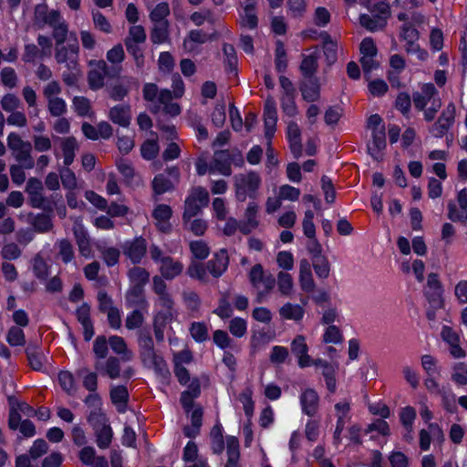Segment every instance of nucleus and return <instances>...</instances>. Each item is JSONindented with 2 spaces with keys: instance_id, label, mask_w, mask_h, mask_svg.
I'll return each mask as SVG.
<instances>
[{
  "instance_id": "1",
  "label": "nucleus",
  "mask_w": 467,
  "mask_h": 467,
  "mask_svg": "<svg viewBox=\"0 0 467 467\" xmlns=\"http://www.w3.org/2000/svg\"><path fill=\"white\" fill-rule=\"evenodd\" d=\"M143 98L151 103V111L157 113L162 108L163 111L171 116L181 113L178 103L172 102V94L169 89L160 90L154 83H146L143 86Z\"/></svg>"
},
{
  "instance_id": "2",
  "label": "nucleus",
  "mask_w": 467,
  "mask_h": 467,
  "mask_svg": "<svg viewBox=\"0 0 467 467\" xmlns=\"http://www.w3.org/2000/svg\"><path fill=\"white\" fill-rule=\"evenodd\" d=\"M248 276L256 292V302L262 303L273 291L275 285V277L270 273H265L260 264L251 268Z\"/></svg>"
},
{
  "instance_id": "3",
  "label": "nucleus",
  "mask_w": 467,
  "mask_h": 467,
  "mask_svg": "<svg viewBox=\"0 0 467 467\" xmlns=\"http://www.w3.org/2000/svg\"><path fill=\"white\" fill-rule=\"evenodd\" d=\"M366 7L371 12L372 16L361 15L359 17L360 25L369 31H378L382 29L389 15V5L385 1H379L372 4L369 0Z\"/></svg>"
},
{
  "instance_id": "4",
  "label": "nucleus",
  "mask_w": 467,
  "mask_h": 467,
  "mask_svg": "<svg viewBox=\"0 0 467 467\" xmlns=\"http://www.w3.org/2000/svg\"><path fill=\"white\" fill-rule=\"evenodd\" d=\"M264 123H265V137L267 140L266 155L269 162L276 163L274 157L273 149L270 147L271 140L276 130L277 123V110L275 101L272 97H268L265 101L264 107Z\"/></svg>"
},
{
  "instance_id": "5",
  "label": "nucleus",
  "mask_w": 467,
  "mask_h": 467,
  "mask_svg": "<svg viewBox=\"0 0 467 467\" xmlns=\"http://www.w3.org/2000/svg\"><path fill=\"white\" fill-rule=\"evenodd\" d=\"M7 146L12 150L16 161L23 167L26 169L34 167L35 162L31 156L32 146L30 142L24 141L17 133L11 132L7 137Z\"/></svg>"
},
{
  "instance_id": "6",
  "label": "nucleus",
  "mask_w": 467,
  "mask_h": 467,
  "mask_svg": "<svg viewBox=\"0 0 467 467\" xmlns=\"http://www.w3.org/2000/svg\"><path fill=\"white\" fill-rule=\"evenodd\" d=\"M261 184L260 176L254 171L238 174L234 177L235 195L239 202H244L247 197H255Z\"/></svg>"
},
{
  "instance_id": "7",
  "label": "nucleus",
  "mask_w": 467,
  "mask_h": 467,
  "mask_svg": "<svg viewBox=\"0 0 467 467\" xmlns=\"http://www.w3.org/2000/svg\"><path fill=\"white\" fill-rule=\"evenodd\" d=\"M208 203V192L201 186L192 188L185 200L182 218H193Z\"/></svg>"
},
{
  "instance_id": "8",
  "label": "nucleus",
  "mask_w": 467,
  "mask_h": 467,
  "mask_svg": "<svg viewBox=\"0 0 467 467\" xmlns=\"http://www.w3.org/2000/svg\"><path fill=\"white\" fill-rule=\"evenodd\" d=\"M78 51L77 36L71 33L67 46L56 47L55 58L58 64H65L67 68H75L78 64Z\"/></svg>"
},
{
  "instance_id": "9",
  "label": "nucleus",
  "mask_w": 467,
  "mask_h": 467,
  "mask_svg": "<svg viewBox=\"0 0 467 467\" xmlns=\"http://www.w3.org/2000/svg\"><path fill=\"white\" fill-rule=\"evenodd\" d=\"M170 178L164 174H158L152 181V189L155 194H163L172 191L180 182V171L177 167H171L166 170Z\"/></svg>"
},
{
  "instance_id": "10",
  "label": "nucleus",
  "mask_w": 467,
  "mask_h": 467,
  "mask_svg": "<svg viewBox=\"0 0 467 467\" xmlns=\"http://www.w3.org/2000/svg\"><path fill=\"white\" fill-rule=\"evenodd\" d=\"M140 356L145 367L153 368L163 378H167L169 376V371L164 359L156 354L154 348L140 351Z\"/></svg>"
},
{
  "instance_id": "11",
  "label": "nucleus",
  "mask_w": 467,
  "mask_h": 467,
  "mask_svg": "<svg viewBox=\"0 0 467 467\" xmlns=\"http://www.w3.org/2000/svg\"><path fill=\"white\" fill-rule=\"evenodd\" d=\"M299 401L304 414L314 417L318 412L320 399L314 389H304L299 396Z\"/></svg>"
},
{
  "instance_id": "12",
  "label": "nucleus",
  "mask_w": 467,
  "mask_h": 467,
  "mask_svg": "<svg viewBox=\"0 0 467 467\" xmlns=\"http://www.w3.org/2000/svg\"><path fill=\"white\" fill-rule=\"evenodd\" d=\"M146 241L141 237L126 241L122 245L123 254L134 264L140 262L146 254Z\"/></svg>"
},
{
  "instance_id": "13",
  "label": "nucleus",
  "mask_w": 467,
  "mask_h": 467,
  "mask_svg": "<svg viewBox=\"0 0 467 467\" xmlns=\"http://www.w3.org/2000/svg\"><path fill=\"white\" fill-rule=\"evenodd\" d=\"M291 351L297 358L299 368L311 366V357L308 355V346L303 335H297L291 342Z\"/></svg>"
},
{
  "instance_id": "14",
  "label": "nucleus",
  "mask_w": 467,
  "mask_h": 467,
  "mask_svg": "<svg viewBox=\"0 0 467 467\" xmlns=\"http://www.w3.org/2000/svg\"><path fill=\"white\" fill-rule=\"evenodd\" d=\"M425 295L432 307L442 306L441 285L437 274L431 273L428 275Z\"/></svg>"
},
{
  "instance_id": "15",
  "label": "nucleus",
  "mask_w": 467,
  "mask_h": 467,
  "mask_svg": "<svg viewBox=\"0 0 467 467\" xmlns=\"http://www.w3.org/2000/svg\"><path fill=\"white\" fill-rule=\"evenodd\" d=\"M458 205L455 202H450L448 204L449 213L448 217L453 222H464L467 220V190L462 189L458 193L457 198Z\"/></svg>"
},
{
  "instance_id": "16",
  "label": "nucleus",
  "mask_w": 467,
  "mask_h": 467,
  "mask_svg": "<svg viewBox=\"0 0 467 467\" xmlns=\"http://www.w3.org/2000/svg\"><path fill=\"white\" fill-rule=\"evenodd\" d=\"M455 107L453 104H449L442 111L438 121L433 125L431 133L434 137H442L451 128L454 121Z\"/></svg>"
},
{
  "instance_id": "17",
  "label": "nucleus",
  "mask_w": 467,
  "mask_h": 467,
  "mask_svg": "<svg viewBox=\"0 0 467 467\" xmlns=\"http://www.w3.org/2000/svg\"><path fill=\"white\" fill-rule=\"evenodd\" d=\"M229 257L225 249H221L213 259L206 263L208 273L214 278L220 277L227 269Z\"/></svg>"
},
{
  "instance_id": "18",
  "label": "nucleus",
  "mask_w": 467,
  "mask_h": 467,
  "mask_svg": "<svg viewBox=\"0 0 467 467\" xmlns=\"http://www.w3.org/2000/svg\"><path fill=\"white\" fill-rule=\"evenodd\" d=\"M62 19L63 18L58 11L48 10L45 5H38L36 6L35 20L39 26L47 25L50 27H53Z\"/></svg>"
},
{
  "instance_id": "19",
  "label": "nucleus",
  "mask_w": 467,
  "mask_h": 467,
  "mask_svg": "<svg viewBox=\"0 0 467 467\" xmlns=\"http://www.w3.org/2000/svg\"><path fill=\"white\" fill-rule=\"evenodd\" d=\"M258 205L255 202H249L244 215V220L240 222V232L248 234L259 225Z\"/></svg>"
},
{
  "instance_id": "20",
  "label": "nucleus",
  "mask_w": 467,
  "mask_h": 467,
  "mask_svg": "<svg viewBox=\"0 0 467 467\" xmlns=\"http://www.w3.org/2000/svg\"><path fill=\"white\" fill-rule=\"evenodd\" d=\"M109 119L115 124L127 128L131 121V109L129 104L116 105L109 109Z\"/></svg>"
},
{
  "instance_id": "21",
  "label": "nucleus",
  "mask_w": 467,
  "mask_h": 467,
  "mask_svg": "<svg viewBox=\"0 0 467 467\" xmlns=\"http://www.w3.org/2000/svg\"><path fill=\"white\" fill-rule=\"evenodd\" d=\"M109 70L105 61H98L88 73V85L91 89L97 90L104 86Z\"/></svg>"
},
{
  "instance_id": "22",
  "label": "nucleus",
  "mask_w": 467,
  "mask_h": 467,
  "mask_svg": "<svg viewBox=\"0 0 467 467\" xmlns=\"http://www.w3.org/2000/svg\"><path fill=\"white\" fill-rule=\"evenodd\" d=\"M286 136L292 154L296 159L300 158L302 155L301 130L296 122H288Z\"/></svg>"
},
{
  "instance_id": "23",
  "label": "nucleus",
  "mask_w": 467,
  "mask_h": 467,
  "mask_svg": "<svg viewBox=\"0 0 467 467\" xmlns=\"http://www.w3.org/2000/svg\"><path fill=\"white\" fill-rule=\"evenodd\" d=\"M372 140L368 145L369 154L376 160L381 157L382 150L386 148V130L379 128L371 130Z\"/></svg>"
},
{
  "instance_id": "24",
  "label": "nucleus",
  "mask_w": 467,
  "mask_h": 467,
  "mask_svg": "<svg viewBox=\"0 0 467 467\" xmlns=\"http://www.w3.org/2000/svg\"><path fill=\"white\" fill-rule=\"evenodd\" d=\"M95 368L101 375L108 376L109 379H115L121 376L120 362L116 357H109L105 361H97Z\"/></svg>"
},
{
  "instance_id": "25",
  "label": "nucleus",
  "mask_w": 467,
  "mask_h": 467,
  "mask_svg": "<svg viewBox=\"0 0 467 467\" xmlns=\"http://www.w3.org/2000/svg\"><path fill=\"white\" fill-rule=\"evenodd\" d=\"M299 284L301 289L306 293H312L316 287L311 265L306 259H302L299 263Z\"/></svg>"
},
{
  "instance_id": "26",
  "label": "nucleus",
  "mask_w": 467,
  "mask_h": 467,
  "mask_svg": "<svg viewBox=\"0 0 467 467\" xmlns=\"http://www.w3.org/2000/svg\"><path fill=\"white\" fill-rule=\"evenodd\" d=\"M441 338L450 346V352L456 358H463L465 351L459 345V336L451 327L445 326L441 329Z\"/></svg>"
},
{
  "instance_id": "27",
  "label": "nucleus",
  "mask_w": 467,
  "mask_h": 467,
  "mask_svg": "<svg viewBox=\"0 0 467 467\" xmlns=\"http://www.w3.org/2000/svg\"><path fill=\"white\" fill-rule=\"evenodd\" d=\"M172 311L161 310L156 313L153 318V330L157 341L161 342L164 339V330L172 320Z\"/></svg>"
},
{
  "instance_id": "28",
  "label": "nucleus",
  "mask_w": 467,
  "mask_h": 467,
  "mask_svg": "<svg viewBox=\"0 0 467 467\" xmlns=\"http://www.w3.org/2000/svg\"><path fill=\"white\" fill-rule=\"evenodd\" d=\"M437 94L436 88L433 84H424L421 87L420 92L413 94V103L415 108L419 110H423Z\"/></svg>"
},
{
  "instance_id": "29",
  "label": "nucleus",
  "mask_w": 467,
  "mask_h": 467,
  "mask_svg": "<svg viewBox=\"0 0 467 467\" xmlns=\"http://www.w3.org/2000/svg\"><path fill=\"white\" fill-rule=\"evenodd\" d=\"M171 213V208L167 204H159L153 211L152 215L156 220V225L163 233H166L171 229L169 220Z\"/></svg>"
},
{
  "instance_id": "30",
  "label": "nucleus",
  "mask_w": 467,
  "mask_h": 467,
  "mask_svg": "<svg viewBox=\"0 0 467 467\" xmlns=\"http://www.w3.org/2000/svg\"><path fill=\"white\" fill-rule=\"evenodd\" d=\"M278 313L281 318L285 320L299 322L304 317L305 308L299 304L287 302L279 308Z\"/></svg>"
},
{
  "instance_id": "31",
  "label": "nucleus",
  "mask_w": 467,
  "mask_h": 467,
  "mask_svg": "<svg viewBox=\"0 0 467 467\" xmlns=\"http://www.w3.org/2000/svg\"><path fill=\"white\" fill-rule=\"evenodd\" d=\"M225 443L228 458L225 463V467H240L238 462L240 458L238 439L234 436H227Z\"/></svg>"
},
{
  "instance_id": "32",
  "label": "nucleus",
  "mask_w": 467,
  "mask_h": 467,
  "mask_svg": "<svg viewBox=\"0 0 467 467\" xmlns=\"http://www.w3.org/2000/svg\"><path fill=\"white\" fill-rule=\"evenodd\" d=\"M183 269V265L179 262L173 260L171 257H167L161 260L160 265V272L165 279H173L178 276Z\"/></svg>"
},
{
  "instance_id": "33",
  "label": "nucleus",
  "mask_w": 467,
  "mask_h": 467,
  "mask_svg": "<svg viewBox=\"0 0 467 467\" xmlns=\"http://www.w3.org/2000/svg\"><path fill=\"white\" fill-rule=\"evenodd\" d=\"M231 171V163L225 154L223 152L215 153L214 158L209 166V172L229 176Z\"/></svg>"
},
{
  "instance_id": "34",
  "label": "nucleus",
  "mask_w": 467,
  "mask_h": 467,
  "mask_svg": "<svg viewBox=\"0 0 467 467\" xmlns=\"http://www.w3.org/2000/svg\"><path fill=\"white\" fill-rule=\"evenodd\" d=\"M275 284L281 296H291L293 295L294 279L289 273L280 271L276 275Z\"/></svg>"
},
{
  "instance_id": "35",
  "label": "nucleus",
  "mask_w": 467,
  "mask_h": 467,
  "mask_svg": "<svg viewBox=\"0 0 467 467\" xmlns=\"http://www.w3.org/2000/svg\"><path fill=\"white\" fill-rule=\"evenodd\" d=\"M428 431L421 430L420 431V447L422 451H428L431 446V441L432 435L434 438H441L442 431L436 423H430L428 426Z\"/></svg>"
},
{
  "instance_id": "36",
  "label": "nucleus",
  "mask_w": 467,
  "mask_h": 467,
  "mask_svg": "<svg viewBox=\"0 0 467 467\" xmlns=\"http://www.w3.org/2000/svg\"><path fill=\"white\" fill-rule=\"evenodd\" d=\"M111 349L121 356L124 361H130L133 358V353L128 349L125 340L119 336H112L109 339Z\"/></svg>"
},
{
  "instance_id": "37",
  "label": "nucleus",
  "mask_w": 467,
  "mask_h": 467,
  "mask_svg": "<svg viewBox=\"0 0 467 467\" xmlns=\"http://www.w3.org/2000/svg\"><path fill=\"white\" fill-rule=\"evenodd\" d=\"M223 430L221 424H215L210 432L211 449L213 453L221 454L224 450Z\"/></svg>"
},
{
  "instance_id": "38",
  "label": "nucleus",
  "mask_w": 467,
  "mask_h": 467,
  "mask_svg": "<svg viewBox=\"0 0 467 467\" xmlns=\"http://www.w3.org/2000/svg\"><path fill=\"white\" fill-rule=\"evenodd\" d=\"M150 10V19L152 23H169L167 17L170 15V6L167 2H161Z\"/></svg>"
},
{
  "instance_id": "39",
  "label": "nucleus",
  "mask_w": 467,
  "mask_h": 467,
  "mask_svg": "<svg viewBox=\"0 0 467 467\" xmlns=\"http://www.w3.org/2000/svg\"><path fill=\"white\" fill-rule=\"evenodd\" d=\"M55 248L57 250L58 256L65 264H68L73 261L75 257L74 248L68 240H57L55 244Z\"/></svg>"
},
{
  "instance_id": "40",
  "label": "nucleus",
  "mask_w": 467,
  "mask_h": 467,
  "mask_svg": "<svg viewBox=\"0 0 467 467\" xmlns=\"http://www.w3.org/2000/svg\"><path fill=\"white\" fill-rule=\"evenodd\" d=\"M61 148L64 156L65 166H69L75 158V151L78 149V143L73 137H67L61 140Z\"/></svg>"
},
{
  "instance_id": "41",
  "label": "nucleus",
  "mask_w": 467,
  "mask_h": 467,
  "mask_svg": "<svg viewBox=\"0 0 467 467\" xmlns=\"http://www.w3.org/2000/svg\"><path fill=\"white\" fill-rule=\"evenodd\" d=\"M323 48L326 59L329 65L335 63L337 58V44L326 33L321 34Z\"/></svg>"
},
{
  "instance_id": "42",
  "label": "nucleus",
  "mask_w": 467,
  "mask_h": 467,
  "mask_svg": "<svg viewBox=\"0 0 467 467\" xmlns=\"http://www.w3.org/2000/svg\"><path fill=\"white\" fill-rule=\"evenodd\" d=\"M303 99L307 102L317 101L320 98V87L317 81H308L300 88Z\"/></svg>"
},
{
  "instance_id": "43",
  "label": "nucleus",
  "mask_w": 467,
  "mask_h": 467,
  "mask_svg": "<svg viewBox=\"0 0 467 467\" xmlns=\"http://www.w3.org/2000/svg\"><path fill=\"white\" fill-rule=\"evenodd\" d=\"M209 39L208 35L200 29L191 30L183 41V47L188 51L194 49L193 44H204Z\"/></svg>"
},
{
  "instance_id": "44",
  "label": "nucleus",
  "mask_w": 467,
  "mask_h": 467,
  "mask_svg": "<svg viewBox=\"0 0 467 467\" xmlns=\"http://www.w3.org/2000/svg\"><path fill=\"white\" fill-rule=\"evenodd\" d=\"M150 39L154 44H162L169 37V23H152Z\"/></svg>"
},
{
  "instance_id": "45",
  "label": "nucleus",
  "mask_w": 467,
  "mask_h": 467,
  "mask_svg": "<svg viewBox=\"0 0 467 467\" xmlns=\"http://www.w3.org/2000/svg\"><path fill=\"white\" fill-rule=\"evenodd\" d=\"M94 431L97 438V445L100 449H107L110 445L112 440L113 432L111 427L109 424L102 425L101 427L95 429Z\"/></svg>"
},
{
  "instance_id": "46",
  "label": "nucleus",
  "mask_w": 467,
  "mask_h": 467,
  "mask_svg": "<svg viewBox=\"0 0 467 467\" xmlns=\"http://www.w3.org/2000/svg\"><path fill=\"white\" fill-rule=\"evenodd\" d=\"M110 398L112 402L118 406L119 412H124L128 400V390L123 386H117L111 389Z\"/></svg>"
},
{
  "instance_id": "47",
  "label": "nucleus",
  "mask_w": 467,
  "mask_h": 467,
  "mask_svg": "<svg viewBox=\"0 0 467 467\" xmlns=\"http://www.w3.org/2000/svg\"><path fill=\"white\" fill-rule=\"evenodd\" d=\"M241 26L249 29H254L257 26V16L255 7L253 4H248L244 8V14L241 16Z\"/></svg>"
},
{
  "instance_id": "48",
  "label": "nucleus",
  "mask_w": 467,
  "mask_h": 467,
  "mask_svg": "<svg viewBox=\"0 0 467 467\" xmlns=\"http://www.w3.org/2000/svg\"><path fill=\"white\" fill-rule=\"evenodd\" d=\"M312 265L317 277L326 279L330 274V265L327 258L325 255L312 258Z\"/></svg>"
},
{
  "instance_id": "49",
  "label": "nucleus",
  "mask_w": 467,
  "mask_h": 467,
  "mask_svg": "<svg viewBox=\"0 0 467 467\" xmlns=\"http://www.w3.org/2000/svg\"><path fill=\"white\" fill-rule=\"evenodd\" d=\"M129 278L135 286H143L148 283L150 274L144 268L134 266L129 271Z\"/></svg>"
},
{
  "instance_id": "50",
  "label": "nucleus",
  "mask_w": 467,
  "mask_h": 467,
  "mask_svg": "<svg viewBox=\"0 0 467 467\" xmlns=\"http://www.w3.org/2000/svg\"><path fill=\"white\" fill-rule=\"evenodd\" d=\"M317 60H318V51L316 50L315 52L311 53L310 55L304 57L300 69L302 73L306 76L310 77L312 76L317 68Z\"/></svg>"
},
{
  "instance_id": "51",
  "label": "nucleus",
  "mask_w": 467,
  "mask_h": 467,
  "mask_svg": "<svg viewBox=\"0 0 467 467\" xmlns=\"http://www.w3.org/2000/svg\"><path fill=\"white\" fill-rule=\"evenodd\" d=\"M26 352L30 367L36 371L42 370L46 358L37 352L36 347H27Z\"/></svg>"
},
{
  "instance_id": "52",
  "label": "nucleus",
  "mask_w": 467,
  "mask_h": 467,
  "mask_svg": "<svg viewBox=\"0 0 467 467\" xmlns=\"http://www.w3.org/2000/svg\"><path fill=\"white\" fill-rule=\"evenodd\" d=\"M183 223L187 230L195 235H202L207 230L206 221L200 218H183Z\"/></svg>"
},
{
  "instance_id": "53",
  "label": "nucleus",
  "mask_w": 467,
  "mask_h": 467,
  "mask_svg": "<svg viewBox=\"0 0 467 467\" xmlns=\"http://www.w3.org/2000/svg\"><path fill=\"white\" fill-rule=\"evenodd\" d=\"M190 333L196 342H204L209 338L208 327L203 322H193Z\"/></svg>"
},
{
  "instance_id": "54",
  "label": "nucleus",
  "mask_w": 467,
  "mask_h": 467,
  "mask_svg": "<svg viewBox=\"0 0 467 467\" xmlns=\"http://www.w3.org/2000/svg\"><path fill=\"white\" fill-rule=\"evenodd\" d=\"M253 389L246 387L239 395V400L243 404L244 413L247 417H251L254 413V404L253 401Z\"/></svg>"
},
{
  "instance_id": "55",
  "label": "nucleus",
  "mask_w": 467,
  "mask_h": 467,
  "mask_svg": "<svg viewBox=\"0 0 467 467\" xmlns=\"http://www.w3.org/2000/svg\"><path fill=\"white\" fill-rule=\"evenodd\" d=\"M58 382L61 388L69 395L76 391V382L74 376L69 371H61L58 374Z\"/></svg>"
},
{
  "instance_id": "56",
  "label": "nucleus",
  "mask_w": 467,
  "mask_h": 467,
  "mask_svg": "<svg viewBox=\"0 0 467 467\" xmlns=\"http://www.w3.org/2000/svg\"><path fill=\"white\" fill-rule=\"evenodd\" d=\"M350 411V401L348 400H342L335 404V412L337 417V422L344 423L349 420Z\"/></svg>"
},
{
  "instance_id": "57",
  "label": "nucleus",
  "mask_w": 467,
  "mask_h": 467,
  "mask_svg": "<svg viewBox=\"0 0 467 467\" xmlns=\"http://www.w3.org/2000/svg\"><path fill=\"white\" fill-rule=\"evenodd\" d=\"M417 413L416 410L411 406H407L401 409L400 412V420L405 430H411L413 426Z\"/></svg>"
},
{
  "instance_id": "58",
  "label": "nucleus",
  "mask_w": 467,
  "mask_h": 467,
  "mask_svg": "<svg viewBox=\"0 0 467 467\" xmlns=\"http://www.w3.org/2000/svg\"><path fill=\"white\" fill-rule=\"evenodd\" d=\"M53 28V37L56 40V47L63 45L67 38L68 27L64 19L60 20Z\"/></svg>"
},
{
  "instance_id": "59",
  "label": "nucleus",
  "mask_w": 467,
  "mask_h": 467,
  "mask_svg": "<svg viewBox=\"0 0 467 467\" xmlns=\"http://www.w3.org/2000/svg\"><path fill=\"white\" fill-rule=\"evenodd\" d=\"M323 341L327 344H339L343 341V335L337 326L330 325L323 334Z\"/></svg>"
},
{
  "instance_id": "60",
  "label": "nucleus",
  "mask_w": 467,
  "mask_h": 467,
  "mask_svg": "<svg viewBox=\"0 0 467 467\" xmlns=\"http://www.w3.org/2000/svg\"><path fill=\"white\" fill-rule=\"evenodd\" d=\"M159 150L156 139L147 140L140 147L141 156L145 160H152L157 156Z\"/></svg>"
},
{
  "instance_id": "61",
  "label": "nucleus",
  "mask_w": 467,
  "mask_h": 467,
  "mask_svg": "<svg viewBox=\"0 0 467 467\" xmlns=\"http://www.w3.org/2000/svg\"><path fill=\"white\" fill-rule=\"evenodd\" d=\"M139 44L140 43H136L135 41L125 40V46L128 53L134 57L137 67H141L144 64V57L142 49Z\"/></svg>"
},
{
  "instance_id": "62",
  "label": "nucleus",
  "mask_w": 467,
  "mask_h": 467,
  "mask_svg": "<svg viewBox=\"0 0 467 467\" xmlns=\"http://www.w3.org/2000/svg\"><path fill=\"white\" fill-rule=\"evenodd\" d=\"M300 190L289 184L281 185L278 189V195L282 201L296 202L300 196Z\"/></svg>"
},
{
  "instance_id": "63",
  "label": "nucleus",
  "mask_w": 467,
  "mask_h": 467,
  "mask_svg": "<svg viewBox=\"0 0 467 467\" xmlns=\"http://www.w3.org/2000/svg\"><path fill=\"white\" fill-rule=\"evenodd\" d=\"M48 110L52 116L60 117L67 110V105L63 99L56 97L47 99Z\"/></svg>"
},
{
  "instance_id": "64",
  "label": "nucleus",
  "mask_w": 467,
  "mask_h": 467,
  "mask_svg": "<svg viewBox=\"0 0 467 467\" xmlns=\"http://www.w3.org/2000/svg\"><path fill=\"white\" fill-rule=\"evenodd\" d=\"M451 379L458 385L467 384V366L464 363H457L453 367Z\"/></svg>"
}]
</instances>
